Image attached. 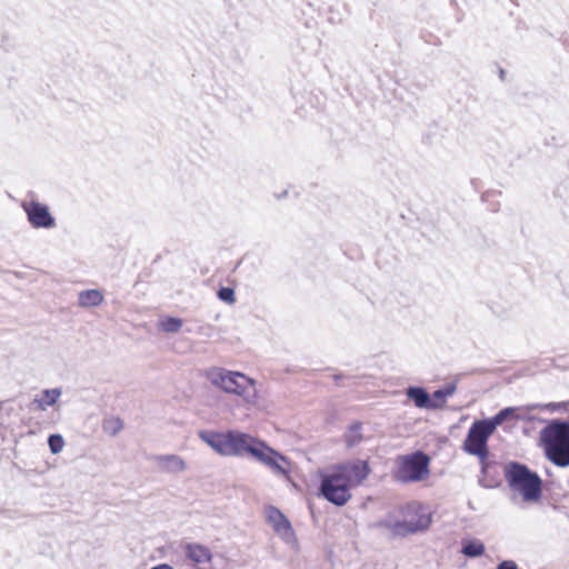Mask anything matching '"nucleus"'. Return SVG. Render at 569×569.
<instances>
[{
	"instance_id": "20e7f679",
	"label": "nucleus",
	"mask_w": 569,
	"mask_h": 569,
	"mask_svg": "<svg viewBox=\"0 0 569 569\" xmlns=\"http://www.w3.org/2000/svg\"><path fill=\"white\" fill-rule=\"evenodd\" d=\"M546 457L556 466H569V422L553 421L541 430Z\"/></svg>"
},
{
	"instance_id": "393cba45",
	"label": "nucleus",
	"mask_w": 569,
	"mask_h": 569,
	"mask_svg": "<svg viewBox=\"0 0 569 569\" xmlns=\"http://www.w3.org/2000/svg\"><path fill=\"white\" fill-rule=\"evenodd\" d=\"M48 445H49L50 451L53 455H57V453L62 451L63 446H64V441H63L62 436H60V435H51V436H49Z\"/></svg>"
},
{
	"instance_id": "4468645a",
	"label": "nucleus",
	"mask_w": 569,
	"mask_h": 569,
	"mask_svg": "<svg viewBox=\"0 0 569 569\" xmlns=\"http://www.w3.org/2000/svg\"><path fill=\"white\" fill-rule=\"evenodd\" d=\"M199 438L221 456H228V432L199 431Z\"/></svg>"
},
{
	"instance_id": "ddd939ff",
	"label": "nucleus",
	"mask_w": 569,
	"mask_h": 569,
	"mask_svg": "<svg viewBox=\"0 0 569 569\" xmlns=\"http://www.w3.org/2000/svg\"><path fill=\"white\" fill-rule=\"evenodd\" d=\"M152 459L158 469L166 473L178 475L187 469L186 461L178 455H158Z\"/></svg>"
},
{
	"instance_id": "9b49d317",
	"label": "nucleus",
	"mask_w": 569,
	"mask_h": 569,
	"mask_svg": "<svg viewBox=\"0 0 569 569\" xmlns=\"http://www.w3.org/2000/svg\"><path fill=\"white\" fill-rule=\"evenodd\" d=\"M267 519L276 533H278L287 543L295 540V532L291 523L279 509L276 507H269L267 509Z\"/></svg>"
},
{
	"instance_id": "0eeeda50",
	"label": "nucleus",
	"mask_w": 569,
	"mask_h": 569,
	"mask_svg": "<svg viewBox=\"0 0 569 569\" xmlns=\"http://www.w3.org/2000/svg\"><path fill=\"white\" fill-rule=\"evenodd\" d=\"M248 455L268 467L273 473L289 477L291 471L289 460L271 447L267 446L266 442L254 438L252 446L249 447Z\"/></svg>"
},
{
	"instance_id": "412c9836",
	"label": "nucleus",
	"mask_w": 569,
	"mask_h": 569,
	"mask_svg": "<svg viewBox=\"0 0 569 569\" xmlns=\"http://www.w3.org/2000/svg\"><path fill=\"white\" fill-rule=\"evenodd\" d=\"M461 552L467 557H479L485 552V545L478 540H469L463 543Z\"/></svg>"
},
{
	"instance_id": "4be33fe9",
	"label": "nucleus",
	"mask_w": 569,
	"mask_h": 569,
	"mask_svg": "<svg viewBox=\"0 0 569 569\" xmlns=\"http://www.w3.org/2000/svg\"><path fill=\"white\" fill-rule=\"evenodd\" d=\"M515 413V409L511 407L505 408L500 410L496 416L490 419H485L487 425L495 431L498 426H500L506 419L511 417Z\"/></svg>"
},
{
	"instance_id": "f257e3e1",
	"label": "nucleus",
	"mask_w": 569,
	"mask_h": 569,
	"mask_svg": "<svg viewBox=\"0 0 569 569\" xmlns=\"http://www.w3.org/2000/svg\"><path fill=\"white\" fill-rule=\"evenodd\" d=\"M402 519H393L391 516L380 520L377 527L387 529L392 537L405 538L409 535L425 531L431 523V516L419 502L412 501L401 507Z\"/></svg>"
},
{
	"instance_id": "423d86ee",
	"label": "nucleus",
	"mask_w": 569,
	"mask_h": 569,
	"mask_svg": "<svg viewBox=\"0 0 569 569\" xmlns=\"http://www.w3.org/2000/svg\"><path fill=\"white\" fill-rule=\"evenodd\" d=\"M428 475L429 458L421 451L400 457L398 467L393 472L395 478L403 483L421 481L426 479Z\"/></svg>"
},
{
	"instance_id": "6ab92c4d",
	"label": "nucleus",
	"mask_w": 569,
	"mask_h": 569,
	"mask_svg": "<svg viewBox=\"0 0 569 569\" xmlns=\"http://www.w3.org/2000/svg\"><path fill=\"white\" fill-rule=\"evenodd\" d=\"M123 429V421L119 417H108L102 421L104 433L114 437Z\"/></svg>"
},
{
	"instance_id": "5701e85b",
	"label": "nucleus",
	"mask_w": 569,
	"mask_h": 569,
	"mask_svg": "<svg viewBox=\"0 0 569 569\" xmlns=\"http://www.w3.org/2000/svg\"><path fill=\"white\" fill-rule=\"evenodd\" d=\"M457 390V387L455 383H449L447 386H445L443 388L441 389H438L436 390L433 393H432V401H437L438 403H442V407L445 406L446 403V399L448 397H451Z\"/></svg>"
},
{
	"instance_id": "f8f14e48",
	"label": "nucleus",
	"mask_w": 569,
	"mask_h": 569,
	"mask_svg": "<svg viewBox=\"0 0 569 569\" xmlns=\"http://www.w3.org/2000/svg\"><path fill=\"white\" fill-rule=\"evenodd\" d=\"M228 457L248 455L249 447H251L254 441V438L250 435L236 430L228 431Z\"/></svg>"
},
{
	"instance_id": "a211bd4d",
	"label": "nucleus",
	"mask_w": 569,
	"mask_h": 569,
	"mask_svg": "<svg viewBox=\"0 0 569 569\" xmlns=\"http://www.w3.org/2000/svg\"><path fill=\"white\" fill-rule=\"evenodd\" d=\"M102 301L103 295L98 289L83 290L78 295V303L82 308L98 307Z\"/></svg>"
},
{
	"instance_id": "f03ea898",
	"label": "nucleus",
	"mask_w": 569,
	"mask_h": 569,
	"mask_svg": "<svg viewBox=\"0 0 569 569\" xmlns=\"http://www.w3.org/2000/svg\"><path fill=\"white\" fill-rule=\"evenodd\" d=\"M207 379L212 386L240 397L248 405H256L258 401L257 382L239 371L216 367L207 371Z\"/></svg>"
},
{
	"instance_id": "a878e982",
	"label": "nucleus",
	"mask_w": 569,
	"mask_h": 569,
	"mask_svg": "<svg viewBox=\"0 0 569 569\" xmlns=\"http://www.w3.org/2000/svg\"><path fill=\"white\" fill-rule=\"evenodd\" d=\"M218 298L224 302H233L234 301V290L229 287H221L218 292Z\"/></svg>"
},
{
	"instance_id": "cd10ccee",
	"label": "nucleus",
	"mask_w": 569,
	"mask_h": 569,
	"mask_svg": "<svg viewBox=\"0 0 569 569\" xmlns=\"http://www.w3.org/2000/svg\"><path fill=\"white\" fill-rule=\"evenodd\" d=\"M151 569H173V567H171L170 565H167V563H161V565L154 566Z\"/></svg>"
},
{
	"instance_id": "1a4fd4ad",
	"label": "nucleus",
	"mask_w": 569,
	"mask_h": 569,
	"mask_svg": "<svg viewBox=\"0 0 569 569\" xmlns=\"http://www.w3.org/2000/svg\"><path fill=\"white\" fill-rule=\"evenodd\" d=\"M331 470L350 488L361 485L370 473L368 462L360 459L335 466Z\"/></svg>"
},
{
	"instance_id": "39448f33",
	"label": "nucleus",
	"mask_w": 569,
	"mask_h": 569,
	"mask_svg": "<svg viewBox=\"0 0 569 569\" xmlns=\"http://www.w3.org/2000/svg\"><path fill=\"white\" fill-rule=\"evenodd\" d=\"M492 433L493 430L487 425V421L479 420L472 423L463 442V449L468 453L479 458L481 471L483 473L487 472L489 468V451L487 442Z\"/></svg>"
},
{
	"instance_id": "7ed1b4c3",
	"label": "nucleus",
	"mask_w": 569,
	"mask_h": 569,
	"mask_svg": "<svg viewBox=\"0 0 569 569\" xmlns=\"http://www.w3.org/2000/svg\"><path fill=\"white\" fill-rule=\"evenodd\" d=\"M503 475L509 488L518 492L523 501L536 502L542 496V480L539 475L526 465L510 461L503 468Z\"/></svg>"
},
{
	"instance_id": "dca6fc26",
	"label": "nucleus",
	"mask_w": 569,
	"mask_h": 569,
	"mask_svg": "<svg viewBox=\"0 0 569 569\" xmlns=\"http://www.w3.org/2000/svg\"><path fill=\"white\" fill-rule=\"evenodd\" d=\"M184 556L196 566L209 563L212 560L211 550L200 543H187L183 547Z\"/></svg>"
},
{
	"instance_id": "f3484780",
	"label": "nucleus",
	"mask_w": 569,
	"mask_h": 569,
	"mask_svg": "<svg viewBox=\"0 0 569 569\" xmlns=\"http://www.w3.org/2000/svg\"><path fill=\"white\" fill-rule=\"evenodd\" d=\"M61 393L62 390L60 388L44 389L40 396L33 399L32 405L36 406L38 410L46 411L49 407L57 403Z\"/></svg>"
},
{
	"instance_id": "6e6552de",
	"label": "nucleus",
	"mask_w": 569,
	"mask_h": 569,
	"mask_svg": "<svg viewBox=\"0 0 569 569\" xmlns=\"http://www.w3.org/2000/svg\"><path fill=\"white\" fill-rule=\"evenodd\" d=\"M350 487L331 469L321 475L320 492L329 502L341 507L351 499Z\"/></svg>"
},
{
	"instance_id": "aec40b11",
	"label": "nucleus",
	"mask_w": 569,
	"mask_h": 569,
	"mask_svg": "<svg viewBox=\"0 0 569 569\" xmlns=\"http://www.w3.org/2000/svg\"><path fill=\"white\" fill-rule=\"evenodd\" d=\"M361 427H362L361 423L356 422V423H352L349 427V429L346 431L345 441L348 447H353L361 441V439H362Z\"/></svg>"
},
{
	"instance_id": "b1692460",
	"label": "nucleus",
	"mask_w": 569,
	"mask_h": 569,
	"mask_svg": "<svg viewBox=\"0 0 569 569\" xmlns=\"http://www.w3.org/2000/svg\"><path fill=\"white\" fill-rule=\"evenodd\" d=\"M182 327V321L178 318L173 317H166L164 319L160 320L159 328L160 330L164 332H178Z\"/></svg>"
},
{
	"instance_id": "bb28decb",
	"label": "nucleus",
	"mask_w": 569,
	"mask_h": 569,
	"mask_svg": "<svg viewBox=\"0 0 569 569\" xmlns=\"http://www.w3.org/2000/svg\"><path fill=\"white\" fill-rule=\"evenodd\" d=\"M497 569H518V566L513 560H503L497 566Z\"/></svg>"
},
{
	"instance_id": "9d476101",
	"label": "nucleus",
	"mask_w": 569,
	"mask_h": 569,
	"mask_svg": "<svg viewBox=\"0 0 569 569\" xmlns=\"http://www.w3.org/2000/svg\"><path fill=\"white\" fill-rule=\"evenodd\" d=\"M22 208L29 223L37 229H50L56 227V220L49 211L48 206L38 201L23 202Z\"/></svg>"
},
{
	"instance_id": "2eb2a0df",
	"label": "nucleus",
	"mask_w": 569,
	"mask_h": 569,
	"mask_svg": "<svg viewBox=\"0 0 569 569\" xmlns=\"http://www.w3.org/2000/svg\"><path fill=\"white\" fill-rule=\"evenodd\" d=\"M406 395L415 402L416 407L420 409L436 410L442 408V403L432 401L431 396L422 387H409Z\"/></svg>"
}]
</instances>
